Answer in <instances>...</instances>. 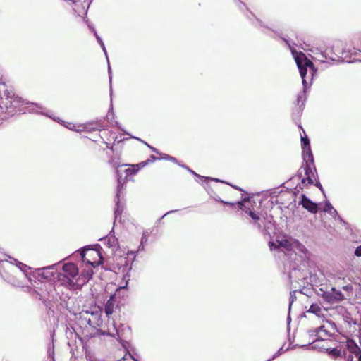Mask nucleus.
I'll return each instance as SVG.
<instances>
[{
  "mask_svg": "<svg viewBox=\"0 0 361 361\" xmlns=\"http://www.w3.org/2000/svg\"><path fill=\"white\" fill-rule=\"evenodd\" d=\"M307 312L318 314L321 312V307L317 304H312Z\"/></svg>",
  "mask_w": 361,
  "mask_h": 361,
  "instance_id": "obj_26",
  "label": "nucleus"
},
{
  "mask_svg": "<svg viewBox=\"0 0 361 361\" xmlns=\"http://www.w3.org/2000/svg\"><path fill=\"white\" fill-rule=\"evenodd\" d=\"M308 334H309L310 337L312 338L313 340L316 338L314 334L310 333V330L308 331Z\"/></svg>",
  "mask_w": 361,
  "mask_h": 361,
  "instance_id": "obj_47",
  "label": "nucleus"
},
{
  "mask_svg": "<svg viewBox=\"0 0 361 361\" xmlns=\"http://www.w3.org/2000/svg\"><path fill=\"white\" fill-rule=\"evenodd\" d=\"M347 361H353V356L352 355H349L346 357Z\"/></svg>",
  "mask_w": 361,
  "mask_h": 361,
  "instance_id": "obj_45",
  "label": "nucleus"
},
{
  "mask_svg": "<svg viewBox=\"0 0 361 361\" xmlns=\"http://www.w3.org/2000/svg\"><path fill=\"white\" fill-rule=\"evenodd\" d=\"M100 44V46H101V47H102V50H103V51H104V54L106 56V59L108 60L107 51H106V47H105V45H104V42H102V44Z\"/></svg>",
  "mask_w": 361,
  "mask_h": 361,
  "instance_id": "obj_41",
  "label": "nucleus"
},
{
  "mask_svg": "<svg viewBox=\"0 0 361 361\" xmlns=\"http://www.w3.org/2000/svg\"><path fill=\"white\" fill-rule=\"evenodd\" d=\"M87 250H89L88 248H86V247H83L80 251V255L81 256V257L82 258V259H84L85 258V251Z\"/></svg>",
  "mask_w": 361,
  "mask_h": 361,
  "instance_id": "obj_40",
  "label": "nucleus"
},
{
  "mask_svg": "<svg viewBox=\"0 0 361 361\" xmlns=\"http://www.w3.org/2000/svg\"><path fill=\"white\" fill-rule=\"evenodd\" d=\"M15 265L17 267L25 276H27V271L30 269L27 265L19 262L16 259H14L10 256H6L0 251V274L4 278V279L8 283L16 286H21L22 283L19 281L16 280L11 276L5 273L3 274V270L11 269V267Z\"/></svg>",
  "mask_w": 361,
  "mask_h": 361,
  "instance_id": "obj_2",
  "label": "nucleus"
},
{
  "mask_svg": "<svg viewBox=\"0 0 361 361\" xmlns=\"http://www.w3.org/2000/svg\"><path fill=\"white\" fill-rule=\"evenodd\" d=\"M150 157H151V159H152V160H158V159H160L159 158H157V157H155V156H154V155H152Z\"/></svg>",
  "mask_w": 361,
  "mask_h": 361,
  "instance_id": "obj_49",
  "label": "nucleus"
},
{
  "mask_svg": "<svg viewBox=\"0 0 361 361\" xmlns=\"http://www.w3.org/2000/svg\"><path fill=\"white\" fill-rule=\"evenodd\" d=\"M360 361H361V355H360Z\"/></svg>",
  "mask_w": 361,
  "mask_h": 361,
  "instance_id": "obj_62",
  "label": "nucleus"
},
{
  "mask_svg": "<svg viewBox=\"0 0 361 361\" xmlns=\"http://www.w3.org/2000/svg\"><path fill=\"white\" fill-rule=\"evenodd\" d=\"M314 59L322 63H324L327 58L326 56L322 51H317L314 53Z\"/></svg>",
  "mask_w": 361,
  "mask_h": 361,
  "instance_id": "obj_25",
  "label": "nucleus"
},
{
  "mask_svg": "<svg viewBox=\"0 0 361 361\" xmlns=\"http://www.w3.org/2000/svg\"><path fill=\"white\" fill-rule=\"evenodd\" d=\"M107 61H109V59L107 60ZM108 73H109V82H110V84H111V83L112 77H111V67H110V65H109V62H108Z\"/></svg>",
  "mask_w": 361,
  "mask_h": 361,
  "instance_id": "obj_39",
  "label": "nucleus"
},
{
  "mask_svg": "<svg viewBox=\"0 0 361 361\" xmlns=\"http://www.w3.org/2000/svg\"><path fill=\"white\" fill-rule=\"evenodd\" d=\"M332 294L334 296V302H338L344 299V295L340 290H336L335 288H331Z\"/></svg>",
  "mask_w": 361,
  "mask_h": 361,
  "instance_id": "obj_22",
  "label": "nucleus"
},
{
  "mask_svg": "<svg viewBox=\"0 0 361 361\" xmlns=\"http://www.w3.org/2000/svg\"><path fill=\"white\" fill-rule=\"evenodd\" d=\"M273 245H274V244L272 243H270V247H271V249L272 248Z\"/></svg>",
  "mask_w": 361,
  "mask_h": 361,
  "instance_id": "obj_59",
  "label": "nucleus"
},
{
  "mask_svg": "<svg viewBox=\"0 0 361 361\" xmlns=\"http://www.w3.org/2000/svg\"><path fill=\"white\" fill-rule=\"evenodd\" d=\"M310 333L314 334L315 337L322 338V336H328V331L324 329V326H321L315 329L310 330Z\"/></svg>",
  "mask_w": 361,
  "mask_h": 361,
  "instance_id": "obj_18",
  "label": "nucleus"
},
{
  "mask_svg": "<svg viewBox=\"0 0 361 361\" xmlns=\"http://www.w3.org/2000/svg\"><path fill=\"white\" fill-rule=\"evenodd\" d=\"M329 214L333 217H336V216L338 217V216H339L338 214V212L336 209H334V208L332 209V210L331 212H329Z\"/></svg>",
  "mask_w": 361,
  "mask_h": 361,
  "instance_id": "obj_38",
  "label": "nucleus"
},
{
  "mask_svg": "<svg viewBox=\"0 0 361 361\" xmlns=\"http://www.w3.org/2000/svg\"><path fill=\"white\" fill-rule=\"evenodd\" d=\"M291 52L299 69L303 86V92L298 95L297 103L299 105L301 102L302 106H303L305 100V91L307 85V80L305 78L307 73V68L314 71V66L313 63L310 60L307 59L302 52H297L295 50L292 49Z\"/></svg>",
  "mask_w": 361,
  "mask_h": 361,
  "instance_id": "obj_1",
  "label": "nucleus"
},
{
  "mask_svg": "<svg viewBox=\"0 0 361 361\" xmlns=\"http://www.w3.org/2000/svg\"><path fill=\"white\" fill-rule=\"evenodd\" d=\"M282 354V348H281L279 350H278L277 352H276L274 355L269 358V360H271L272 361L273 360L276 359L279 356H280Z\"/></svg>",
  "mask_w": 361,
  "mask_h": 361,
  "instance_id": "obj_35",
  "label": "nucleus"
},
{
  "mask_svg": "<svg viewBox=\"0 0 361 361\" xmlns=\"http://www.w3.org/2000/svg\"><path fill=\"white\" fill-rule=\"evenodd\" d=\"M129 356L131 359H133L134 361H138L137 360L135 359L130 354H129Z\"/></svg>",
  "mask_w": 361,
  "mask_h": 361,
  "instance_id": "obj_58",
  "label": "nucleus"
},
{
  "mask_svg": "<svg viewBox=\"0 0 361 361\" xmlns=\"http://www.w3.org/2000/svg\"><path fill=\"white\" fill-rule=\"evenodd\" d=\"M318 295H321L322 298L330 304H334V296L331 290L330 291H325L322 288H319Z\"/></svg>",
  "mask_w": 361,
  "mask_h": 361,
  "instance_id": "obj_16",
  "label": "nucleus"
},
{
  "mask_svg": "<svg viewBox=\"0 0 361 361\" xmlns=\"http://www.w3.org/2000/svg\"><path fill=\"white\" fill-rule=\"evenodd\" d=\"M3 104L7 108H17L20 104H28V102H25L23 99L18 96H16L14 94L12 95L6 96V98L3 101Z\"/></svg>",
  "mask_w": 361,
  "mask_h": 361,
  "instance_id": "obj_5",
  "label": "nucleus"
},
{
  "mask_svg": "<svg viewBox=\"0 0 361 361\" xmlns=\"http://www.w3.org/2000/svg\"><path fill=\"white\" fill-rule=\"evenodd\" d=\"M112 232L113 230H111L109 235L99 239V240L104 241L109 248H115L118 245V239L114 235H111Z\"/></svg>",
  "mask_w": 361,
  "mask_h": 361,
  "instance_id": "obj_9",
  "label": "nucleus"
},
{
  "mask_svg": "<svg viewBox=\"0 0 361 361\" xmlns=\"http://www.w3.org/2000/svg\"><path fill=\"white\" fill-rule=\"evenodd\" d=\"M297 292H298V290H295L291 291L290 293V300H289V305H288L289 312L290 311L291 306H292L293 302L296 299V293Z\"/></svg>",
  "mask_w": 361,
  "mask_h": 361,
  "instance_id": "obj_28",
  "label": "nucleus"
},
{
  "mask_svg": "<svg viewBox=\"0 0 361 361\" xmlns=\"http://www.w3.org/2000/svg\"><path fill=\"white\" fill-rule=\"evenodd\" d=\"M63 271L65 273V276L67 278V283L70 286H74L75 282L72 279L78 274V269L77 266L73 263L65 264L63 266Z\"/></svg>",
  "mask_w": 361,
  "mask_h": 361,
  "instance_id": "obj_4",
  "label": "nucleus"
},
{
  "mask_svg": "<svg viewBox=\"0 0 361 361\" xmlns=\"http://www.w3.org/2000/svg\"><path fill=\"white\" fill-rule=\"evenodd\" d=\"M283 40L288 45V47H290V45L289 42H288V40H286V39H283Z\"/></svg>",
  "mask_w": 361,
  "mask_h": 361,
  "instance_id": "obj_56",
  "label": "nucleus"
},
{
  "mask_svg": "<svg viewBox=\"0 0 361 361\" xmlns=\"http://www.w3.org/2000/svg\"><path fill=\"white\" fill-rule=\"evenodd\" d=\"M64 126L67 128L74 130V131H82V130L81 128H77L75 125L73 123H66L64 124Z\"/></svg>",
  "mask_w": 361,
  "mask_h": 361,
  "instance_id": "obj_31",
  "label": "nucleus"
},
{
  "mask_svg": "<svg viewBox=\"0 0 361 361\" xmlns=\"http://www.w3.org/2000/svg\"><path fill=\"white\" fill-rule=\"evenodd\" d=\"M180 166H181L182 168L183 169H185L187 171H188L190 173H192V175H194L195 176H196L197 178H198L199 179H201L204 181L207 180V179H209L208 177H206V176H202L199 174H197V173H195L194 171H192V169H190L188 166H185V165H183V164H179Z\"/></svg>",
  "mask_w": 361,
  "mask_h": 361,
  "instance_id": "obj_23",
  "label": "nucleus"
},
{
  "mask_svg": "<svg viewBox=\"0 0 361 361\" xmlns=\"http://www.w3.org/2000/svg\"><path fill=\"white\" fill-rule=\"evenodd\" d=\"M309 346H311L312 349H317L321 351L329 350L327 341L323 338L316 337L314 340H312V343H310L308 345H304L302 347L308 348Z\"/></svg>",
  "mask_w": 361,
  "mask_h": 361,
  "instance_id": "obj_8",
  "label": "nucleus"
},
{
  "mask_svg": "<svg viewBox=\"0 0 361 361\" xmlns=\"http://www.w3.org/2000/svg\"><path fill=\"white\" fill-rule=\"evenodd\" d=\"M132 166L133 168H128L125 170L126 176L136 174L140 169L138 165H133Z\"/></svg>",
  "mask_w": 361,
  "mask_h": 361,
  "instance_id": "obj_24",
  "label": "nucleus"
},
{
  "mask_svg": "<svg viewBox=\"0 0 361 361\" xmlns=\"http://www.w3.org/2000/svg\"><path fill=\"white\" fill-rule=\"evenodd\" d=\"M290 321H291L290 317V315H288L287 317V322L288 324H290Z\"/></svg>",
  "mask_w": 361,
  "mask_h": 361,
  "instance_id": "obj_52",
  "label": "nucleus"
},
{
  "mask_svg": "<svg viewBox=\"0 0 361 361\" xmlns=\"http://www.w3.org/2000/svg\"><path fill=\"white\" fill-rule=\"evenodd\" d=\"M56 264H52L51 266H47L39 269V275H40L42 278L48 279H50L53 276V272L51 271V269H54L55 267H56Z\"/></svg>",
  "mask_w": 361,
  "mask_h": 361,
  "instance_id": "obj_12",
  "label": "nucleus"
},
{
  "mask_svg": "<svg viewBox=\"0 0 361 361\" xmlns=\"http://www.w3.org/2000/svg\"><path fill=\"white\" fill-rule=\"evenodd\" d=\"M279 245L286 248L288 250H290L293 248V240L291 241L287 238L281 239L280 240H277Z\"/></svg>",
  "mask_w": 361,
  "mask_h": 361,
  "instance_id": "obj_20",
  "label": "nucleus"
},
{
  "mask_svg": "<svg viewBox=\"0 0 361 361\" xmlns=\"http://www.w3.org/2000/svg\"><path fill=\"white\" fill-rule=\"evenodd\" d=\"M147 238L146 235H143L141 238V243H140V246L139 247L140 248L143 245V243L147 241Z\"/></svg>",
  "mask_w": 361,
  "mask_h": 361,
  "instance_id": "obj_43",
  "label": "nucleus"
},
{
  "mask_svg": "<svg viewBox=\"0 0 361 361\" xmlns=\"http://www.w3.org/2000/svg\"><path fill=\"white\" fill-rule=\"evenodd\" d=\"M315 185H316V186H317V188H319V189L322 192V193H323L324 195H325V192H324V188H323V187H322V184L320 183V182H317V183H315Z\"/></svg>",
  "mask_w": 361,
  "mask_h": 361,
  "instance_id": "obj_42",
  "label": "nucleus"
},
{
  "mask_svg": "<svg viewBox=\"0 0 361 361\" xmlns=\"http://www.w3.org/2000/svg\"><path fill=\"white\" fill-rule=\"evenodd\" d=\"M301 145H302V148H306V147L310 146V140L307 135H305L304 137H301Z\"/></svg>",
  "mask_w": 361,
  "mask_h": 361,
  "instance_id": "obj_30",
  "label": "nucleus"
},
{
  "mask_svg": "<svg viewBox=\"0 0 361 361\" xmlns=\"http://www.w3.org/2000/svg\"><path fill=\"white\" fill-rule=\"evenodd\" d=\"M250 197H245L241 200L238 201V209L247 214H249V211L253 210L248 205H247V203H250Z\"/></svg>",
  "mask_w": 361,
  "mask_h": 361,
  "instance_id": "obj_11",
  "label": "nucleus"
},
{
  "mask_svg": "<svg viewBox=\"0 0 361 361\" xmlns=\"http://www.w3.org/2000/svg\"><path fill=\"white\" fill-rule=\"evenodd\" d=\"M289 279L290 282L293 281V278H298V279H305L306 276L305 274L301 273L300 270H297L296 269H293L289 274Z\"/></svg>",
  "mask_w": 361,
  "mask_h": 361,
  "instance_id": "obj_19",
  "label": "nucleus"
},
{
  "mask_svg": "<svg viewBox=\"0 0 361 361\" xmlns=\"http://www.w3.org/2000/svg\"><path fill=\"white\" fill-rule=\"evenodd\" d=\"M92 0H77L68 2L67 4L72 6L75 13L79 16H84L87 14Z\"/></svg>",
  "mask_w": 361,
  "mask_h": 361,
  "instance_id": "obj_3",
  "label": "nucleus"
},
{
  "mask_svg": "<svg viewBox=\"0 0 361 361\" xmlns=\"http://www.w3.org/2000/svg\"><path fill=\"white\" fill-rule=\"evenodd\" d=\"M114 295H111L109 299L106 301L104 305V311L106 316L112 314L114 308Z\"/></svg>",
  "mask_w": 361,
  "mask_h": 361,
  "instance_id": "obj_13",
  "label": "nucleus"
},
{
  "mask_svg": "<svg viewBox=\"0 0 361 361\" xmlns=\"http://www.w3.org/2000/svg\"><path fill=\"white\" fill-rule=\"evenodd\" d=\"M87 324H89V326H92V324H91V319H88L87 320Z\"/></svg>",
  "mask_w": 361,
  "mask_h": 361,
  "instance_id": "obj_53",
  "label": "nucleus"
},
{
  "mask_svg": "<svg viewBox=\"0 0 361 361\" xmlns=\"http://www.w3.org/2000/svg\"><path fill=\"white\" fill-rule=\"evenodd\" d=\"M333 208L334 207H333L332 204H331V202L327 200L325 202L324 207L323 208V212L329 213V212H331Z\"/></svg>",
  "mask_w": 361,
  "mask_h": 361,
  "instance_id": "obj_33",
  "label": "nucleus"
},
{
  "mask_svg": "<svg viewBox=\"0 0 361 361\" xmlns=\"http://www.w3.org/2000/svg\"><path fill=\"white\" fill-rule=\"evenodd\" d=\"M161 159H165V160H168V161H171L178 165H179L180 164L178 163V161L177 160V159L176 157H173L172 156H170L169 154H164L161 158Z\"/></svg>",
  "mask_w": 361,
  "mask_h": 361,
  "instance_id": "obj_29",
  "label": "nucleus"
},
{
  "mask_svg": "<svg viewBox=\"0 0 361 361\" xmlns=\"http://www.w3.org/2000/svg\"><path fill=\"white\" fill-rule=\"evenodd\" d=\"M148 161H145V162H141V163L140 164V165L141 166H145L147 164V162H148Z\"/></svg>",
  "mask_w": 361,
  "mask_h": 361,
  "instance_id": "obj_50",
  "label": "nucleus"
},
{
  "mask_svg": "<svg viewBox=\"0 0 361 361\" xmlns=\"http://www.w3.org/2000/svg\"><path fill=\"white\" fill-rule=\"evenodd\" d=\"M176 211H177V210H171V211H169V212H166L165 214H164V215L161 216V219H163V218H164V216H166V215H168V214H171V213L175 212H176Z\"/></svg>",
  "mask_w": 361,
  "mask_h": 361,
  "instance_id": "obj_46",
  "label": "nucleus"
},
{
  "mask_svg": "<svg viewBox=\"0 0 361 361\" xmlns=\"http://www.w3.org/2000/svg\"><path fill=\"white\" fill-rule=\"evenodd\" d=\"M337 219L341 224H346V222L340 216H338Z\"/></svg>",
  "mask_w": 361,
  "mask_h": 361,
  "instance_id": "obj_44",
  "label": "nucleus"
},
{
  "mask_svg": "<svg viewBox=\"0 0 361 361\" xmlns=\"http://www.w3.org/2000/svg\"><path fill=\"white\" fill-rule=\"evenodd\" d=\"M32 105H35V106H37L38 109H42V107L40 106H39L37 104H34V103H31Z\"/></svg>",
  "mask_w": 361,
  "mask_h": 361,
  "instance_id": "obj_51",
  "label": "nucleus"
},
{
  "mask_svg": "<svg viewBox=\"0 0 361 361\" xmlns=\"http://www.w3.org/2000/svg\"><path fill=\"white\" fill-rule=\"evenodd\" d=\"M293 247H295L297 249L298 251H299L300 252H302L305 255H306L308 252L307 249L306 248V247L302 244L300 242H299L298 240H295L294 239L293 240Z\"/></svg>",
  "mask_w": 361,
  "mask_h": 361,
  "instance_id": "obj_21",
  "label": "nucleus"
},
{
  "mask_svg": "<svg viewBox=\"0 0 361 361\" xmlns=\"http://www.w3.org/2000/svg\"><path fill=\"white\" fill-rule=\"evenodd\" d=\"M256 21H257V23L255 24L256 26H262L261 20H259L258 19H257Z\"/></svg>",
  "mask_w": 361,
  "mask_h": 361,
  "instance_id": "obj_48",
  "label": "nucleus"
},
{
  "mask_svg": "<svg viewBox=\"0 0 361 361\" xmlns=\"http://www.w3.org/2000/svg\"><path fill=\"white\" fill-rule=\"evenodd\" d=\"M117 176H118V185H117V190H116V208L114 209V216L115 219H117L118 216L121 215L122 212V208L121 207L119 202H120V194L121 192V190H123V185L121 183V176L119 175V171H116Z\"/></svg>",
  "mask_w": 361,
  "mask_h": 361,
  "instance_id": "obj_6",
  "label": "nucleus"
},
{
  "mask_svg": "<svg viewBox=\"0 0 361 361\" xmlns=\"http://www.w3.org/2000/svg\"><path fill=\"white\" fill-rule=\"evenodd\" d=\"M302 157L305 163L314 164V157L310 146L302 148Z\"/></svg>",
  "mask_w": 361,
  "mask_h": 361,
  "instance_id": "obj_14",
  "label": "nucleus"
},
{
  "mask_svg": "<svg viewBox=\"0 0 361 361\" xmlns=\"http://www.w3.org/2000/svg\"><path fill=\"white\" fill-rule=\"evenodd\" d=\"M299 204L302 205L303 208L307 209L308 212L316 214L318 212V205L317 203L312 202L305 195H301V199L299 202Z\"/></svg>",
  "mask_w": 361,
  "mask_h": 361,
  "instance_id": "obj_7",
  "label": "nucleus"
},
{
  "mask_svg": "<svg viewBox=\"0 0 361 361\" xmlns=\"http://www.w3.org/2000/svg\"><path fill=\"white\" fill-rule=\"evenodd\" d=\"M132 138L136 139V140L140 141L141 142H142L145 145H146L152 152H155L157 154H159V151L156 148H154V147L149 145V144H147L146 142L143 141L142 140H141V139H140V138H138L137 137H134V136H133Z\"/></svg>",
  "mask_w": 361,
  "mask_h": 361,
  "instance_id": "obj_32",
  "label": "nucleus"
},
{
  "mask_svg": "<svg viewBox=\"0 0 361 361\" xmlns=\"http://www.w3.org/2000/svg\"><path fill=\"white\" fill-rule=\"evenodd\" d=\"M233 188L237 189V190H242V189L240 188H238V186H234V185H231Z\"/></svg>",
  "mask_w": 361,
  "mask_h": 361,
  "instance_id": "obj_55",
  "label": "nucleus"
},
{
  "mask_svg": "<svg viewBox=\"0 0 361 361\" xmlns=\"http://www.w3.org/2000/svg\"><path fill=\"white\" fill-rule=\"evenodd\" d=\"M312 169H314L315 170L314 164H310L308 162L305 163V166L304 167L305 174L306 176V179L308 182V184H310V185L313 184V180L310 176V175L313 173Z\"/></svg>",
  "mask_w": 361,
  "mask_h": 361,
  "instance_id": "obj_15",
  "label": "nucleus"
},
{
  "mask_svg": "<svg viewBox=\"0 0 361 361\" xmlns=\"http://www.w3.org/2000/svg\"><path fill=\"white\" fill-rule=\"evenodd\" d=\"M249 216H250V218L252 219V224H254L255 226H256V228L259 230H262V224H261V219H260V217L259 216L256 214L254 210L252 211H249Z\"/></svg>",
  "mask_w": 361,
  "mask_h": 361,
  "instance_id": "obj_17",
  "label": "nucleus"
},
{
  "mask_svg": "<svg viewBox=\"0 0 361 361\" xmlns=\"http://www.w3.org/2000/svg\"><path fill=\"white\" fill-rule=\"evenodd\" d=\"M211 180H214V181H216V182H219V181H221V180H219L218 178H211Z\"/></svg>",
  "mask_w": 361,
  "mask_h": 361,
  "instance_id": "obj_57",
  "label": "nucleus"
},
{
  "mask_svg": "<svg viewBox=\"0 0 361 361\" xmlns=\"http://www.w3.org/2000/svg\"><path fill=\"white\" fill-rule=\"evenodd\" d=\"M355 255L357 257H361V245L356 247L355 250Z\"/></svg>",
  "mask_w": 361,
  "mask_h": 361,
  "instance_id": "obj_36",
  "label": "nucleus"
},
{
  "mask_svg": "<svg viewBox=\"0 0 361 361\" xmlns=\"http://www.w3.org/2000/svg\"><path fill=\"white\" fill-rule=\"evenodd\" d=\"M120 166V165L117 164L116 163L114 164V167L117 169Z\"/></svg>",
  "mask_w": 361,
  "mask_h": 361,
  "instance_id": "obj_54",
  "label": "nucleus"
},
{
  "mask_svg": "<svg viewBox=\"0 0 361 361\" xmlns=\"http://www.w3.org/2000/svg\"><path fill=\"white\" fill-rule=\"evenodd\" d=\"M94 36L96 37L97 38V41L99 44H102V38L98 35L97 31L95 30H94Z\"/></svg>",
  "mask_w": 361,
  "mask_h": 361,
  "instance_id": "obj_37",
  "label": "nucleus"
},
{
  "mask_svg": "<svg viewBox=\"0 0 361 361\" xmlns=\"http://www.w3.org/2000/svg\"><path fill=\"white\" fill-rule=\"evenodd\" d=\"M327 352L330 355L334 357L335 358L339 357L341 355V350L338 349L337 348H334L331 349L329 348Z\"/></svg>",
  "mask_w": 361,
  "mask_h": 361,
  "instance_id": "obj_27",
  "label": "nucleus"
},
{
  "mask_svg": "<svg viewBox=\"0 0 361 361\" xmlns=\"http://www.w3.org/2000/svg\"><path fill=\"white\" fill-rule=\"evenodd\" d=\"M305 180H306V179L303 178V179L302 180V183H305Z\"/></svg>",
  "mask_w": 361,
  "mask_h": 361,
  "instance_id": "obj_60",
  "label": "nucleus"
},
{
  "mask_svg": "<svg viewBox=\"0 0 361 361\" xmlns=\"http://www.w3.org/2000/svg\"><path fill=\"white\" fill-rule=\"evenodd\" d=\"M300 293H304L302 290H300Z\"/></svg>",
  "mask_w": 361,
  "mask_h": 361,
  "instance_id": "obj_61",
  "label": "nucleus"
},
{
  "mask_svg": "<svg viewBox=\"0 0 361 361\" xmlns=\"http://www.w3.org/2000/svg\"><path fill=\"white\" fill-rule=\"evenodd\" d=\"M217 200L221 202L224 204L229 205L233 208L235 207L236 206L238 207V202H227V201L222 200L221 199Z\"/></svg>",
  "mask_w": 361,
  "mask_h": 361,
  "instance_id": "obj_34",
  "label": "nucleus"
},
{
  "mask_svg": "<svg viewBox=\"0 0 361 361\" xmlns=\"http://www.w3.org/2000/svg\"><path fill=\"white\" fill-rule=\"evenodd\" d=\"M347 348L351 353L357 357L358 361H360V357H361V348L357 345V343L353 340H348Z\"/></svg>",
  "mask_w": 361,
  "mask_h": 361,
  "instance_id": "obj_10",
  "label": "nucleus"
}]
</instances>
